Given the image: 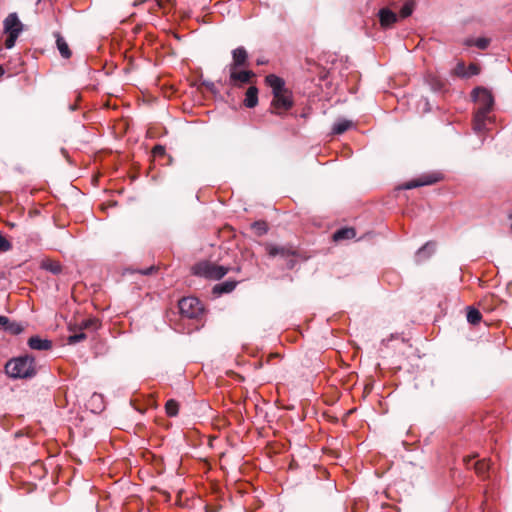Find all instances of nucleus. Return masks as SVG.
<instances>
[{
  "instance_id": "34",
  "label": "nucleus",
  "mask_w": 512,
  "mask_h": 512,
  "mask_svg": "<svg viewBox=\"0 0 512 512\" xmlns=\"http://www.w3.org/2000/svg\"><path fill=\"white\" fill-rule=\"evenodd\" d=\"M5 323H7V317L0 315V324H5Z\"/></svg>"
},
{
  "instance_id": "30",
  "label": "nucleus",
  "mask_w": 512,
  "mask_h": 512,
  "mask_svg": "<svg viewBox=\"0 0 512 512\" xmlns=\"http://www.w3.org/2000/svg\"><path fill=\"white\" fill-rule=\"evenodd\" d=\"M466 67L463 62H459L455 68V74L460 77H466Z\"/></svg>"
},
{
  "instance_id": "3",
  "label": "nucleus",
  "mask_w": 512,
  "mask_h": 512,
  "mask_svg": "<svg viewBox=\"0 0 512 512\" xmlns=\"http://www.w3.org/2000/svg\"><path fill=\"white\" fill-rule=\"evenodd\" d=\"M5 372L14 379L32 378L37 373L35 359L30 355L10 359L5 365Z\"/></svg>"
},
{
  "instance_id": "2",
  "label": "nucleus",
  "mask_w": 512,
  "mask_h": 512,
  "mask_svg": "<svg viewBox=\"0 0 512 512\" xmlns=\"http://www.w3.org/2000/svg\"><path fill=\"white\" fill-rule=\"evenodd\" d=\"M265 82L271 87L273 94L271 113L282 115L290 110L294 105V101L292 92L285 87L284 80L274 74H270L266 76Z\"/></svg>"
},
{
  "instance_id": "32",
  "label": "nucleus",
  "mask_w": 512,
  "mask_h": 512,
  "mask_svg": "<svg viewBox=\"0 0 512 512\" xmlns=\"http://www.w3.org/2000/svg\"><path fill=\"white\" fill-rule=\"evenodd\" d=\"M154 154H163L165 152V149L163 146L157 145L153 149Z\"/></svg>"
},
{
  "instance_id": "9",
  "label": "nucleus",
  "mask_w": 512,
  "mask_h": 512,
  "mask_svg": "<svg viewBox=\"0 0 512 512\" xmlns=\"http://www.w3.org/2000/svg\"><path fill=\"white\" fill-rule=\"evenodd\" d=\"M248 53L242 46L237 47L232 51V62L227 66L229 68H241L247 65Z\"/></svg>"
},
{
  "instance_id": "25",
  "label": "nucleus",
  "mask_w": 512,
  "mask_h": 512,
  "mask_svg": "<svg viewBox=\"0 0 512 512\" xmlns=\"http://www.w3.org/2000/svg\"><path fill=\"white\" fill-rule=\"evenodd\" d=\"M18 36H19V34H18L17 30L8 33V37L5 40V47L7 49L13 48L15 46Z\"/></svg>"
},
{
  "instance_id": "28",
  "label": "nucleus",
  "mask_w": 512,
  "mask_h": 512,
  "mask_svg": "<svg viewBox=\"0 0 512 512\" xmlns=\"http://www.w3.org/2000/svg\"><path fill=\"white\" fill-rule=\"evenodd\" d=\"M12 248L11 243L0 234V251L6 252Z\"/></svg>"
},
{
  "instance_id": "10",
  "label": "nucleus",
  "mask_w": 512,
  "mask_h": 512,
  "mask_svg": "<svg viewBox=\"0 0 512 512\" xmlns=\"http://www.w3.org/2000/svg\"><path fill=\"white\" fill-rule=\"evenodd\" d=\"M380 24L384 28L391 27L397 21V15L388 8H382L379 10Z\"/></svg>"
},
{
  "instance_id": "12",
  "label": "nucleus",
  "mask_w": 512,
  "mask_h": 512,
  "mask_svg": "<svg viewBox=\"0 0 512 512\" xmlns=\"http://www.w3.org/2000/svg\"><path fill=\"white\" fill-rule=\"evenodd\" d=\"M4 29L7 33L13 32L15 30L18 31V34L21 33L22 24L16 13L9 14L8 17L4 20Z\"/></svg>"
},
{
  "instance_id": "1",
  "label": "nucleus",
  "mask_w": 512,
  "mask_h": 512,
  "mask_svg": "<svg viewBox=\"0 0 512 512\" xmlns=\"http://www.w3.org/2000/svg\"><path fill=\"white\" fill-rule=\"evenodd\" d=\"M472 98L477 105L473 117V129L476 133H482L488 129V124L492 121L489 114L494 106V97L488 89L477 87L472 91Z\"/></svg>"
},
{
  "instance_id": "20",
  "label": "nucleus",
  "mask_w": 512,
  "mask_h": 512,
  "mask_svg": "<svg viewBox=\"0 0 512 512\" xmlns=\"http://www.w3.org/2000/svg\"><path fill=\"white\" fill-rule=\"evenodd\" d=\"M481 313L479 312V310L473 308V307H468L467 308V321L472 324V325H476L478 324L480 321H481Z\"/></svg>"
},
{
  "instance_id": "29",
  "label": "nucleus",
  "mask_w": 512,
  "mask_h": 512,
  "mask_svg": "<svg viewBox=\"0 0 512 512\" xmlns=\"http://www.w3.org/2000/svg\"><path fill=\"white\" fill-rule=\"evenodd\" d=\"M479 72L480 68L476 64L471 63L467 68L466 77L477 75Z\"/></svg>"
},
{
  "instance_id": "37",
  "label": "nucleus",
  "mask_w": 512,
  "mask_h": 512,
  "mask_svg": "<svg viewBox=\"0 0 512 512\" xmlns=\"http://www.w3.org/2000/svg\"><path fill=\"white\" fill-rule=\"evenodd\" d=\"M293 265H294V261H293V260H289L288 266H289L290 268H292V267H293Z\"/></svg>"
},
{
  "instance_id": "21",
  "label": "nucleus",
  "mask_w": 512,
  "mask_h": 512,
  "mask_svg": "<svg viewBox=\"0 0 512 512\" xmlns=\"http://www.w3.org/2000/svg\"><path fill=\"white\" fill-rule=\"evenodd\" d=\"M490 44V40L488 38L480 37L476 40L469 39L466 41V45H474L481 50H485Z\"/></svg>"
},
{
  "instance_id": "19",
  "label": "nucleus",
  "mask_w": 512,
  "mask_h": 512,
  "mask_svg": "<svg viewBox=\"0 0 512 512\" xmlns=\"http://www.w3.org/2000/svg\"><path fill=\"white\" fill-rule=\"evenodd\" d=\"M352 125V122L346 119H340L334 123L332 132L334 134H342L347 131Z\"/></svg>"
},
{
  "instance_id": "13",
  "label": "nucleus",
  "mask_w": 512,
  "mask_h": 512,
  "mask_svg": "<svg viewBox=\"0 0 512 512\" xmlns=\"http://www.w3.org/2000/svg\"><path fill=\"white\" fill-rule=\"evenodd\" d=\"M258 104V89L255 86H250L245 94L244 105L247 108H254Z\"/></svg>"
},
{
  "instance_id": "7",
  "label": "nucleus",
  "mask_w": 512,
  "mask_h": 512,
  "mask_svg": "<svg viewBox=\"0 0 512 512\" xmlns=\"http://www.w3.org/2000/svg\"><path fill=\"white\" fill-rule=\"evenodd\" d=\"M441 179L439 173H431L420 176L417 179L411 180L403 185V189H413L421 186L432 185Z\"/></svg>"
},
{
  "instance_id": "16",
  "label": "nucleus",
  "mask_w": 512,
  "mask_h": 512,
  "mask_svg": "<svg viewBox=\"0 0 512 512\" xmlns=\"http://www.w3.org/2000/svg\"><path fill=\"white\" fill-rule=\"evenodd\" d=\"M0 329L9 332L12 335H18L23 332V326L18 322H11L7 317V323L0 324Z\"/></svg>"
},
{
  "instance_id": "5",
  "label": "nucleus",
  "mask_w": 512,
  "mask_h": 512,
  "mask_svg": "<svg viewBox=\"0 0 512 512\" xmlns=\"http://www.w3.org/2000/svg\"><path fill=\"white\" fill-rule=\"evenodd\" d=\"M178 306L181 315L187 318H198L203 313V306L196 297H184Z\"/></svg>"
},
{
  "instance_id": "6",
  "label": "nucleus",
  "mask_w": 512,
  "mask_h": 512,
  "mask_svg": "<svg viewBox=\"0 0 512 512\" xmlns=\"http://www.w3.org/2000/svg\"><path fill=\"white\" fill-rule=\"evenodd\" d=\"M228 85L232 87L241 86L242 84L249 83L255 76L251 70H239V68H229Z\"/></svg>"
},
{
  "instance_id": "38",
  "label": "nucleus",
  "mask_w": 512,
  "mask_h": 512,
  "mask_svg": "<svg viewBox=\"0 0 512 512\" xmlns=\"http://www.w3.org/2000/svg\"><path fill=\"white\" fill-rule=\"evenodd\" d=\"M257 64H258V65H262V64H264V61H262V60H257Z\"/></svg>"
},
{
  "instance_id": "15",
  "label": "nucleus",
  "mask_w": 512,
  "mask_h": 512,
  "mask_svg": "<svg viewBox=\"0 0 512 512\" xmlns=\"http://www.w3.org/2000/svg\"><path fill=\"white\" fill-rule=\"evenodd\" d=\"M356 236V231L353 228H342L333 234L334 241L348 240Z\"/></svg>"
},
{
  "instance_id": "31",
  "label": "nucleus",
  "mask_w": 512,
  "mask_h": 512,
  "mask_svg": "<svg viewBox=\"0 0 512 512\" xmlns=\"http://www.w3.org/2000/svg\"><path fill=\"white\" fill-rule=\"evenodd\" d=\"M154 269H155V267L151 266V267L146 268L144 270H139L138 272L143 274V275H150L154 271Z\"/></svg>"
},
{
  "instance_id": "26",
  "label": "nucleus",
  "mask_w": 512,
  "mask_h": 512,
  "mask_svg": "<svg viewBox=\"0 0 512 512\" xmlns=\"http://www.w3.org/2000/svg\"><path fill=\"white\" fill-rule=\"evenodd\" d=\"M413 6H414L413 3H411V2L405 3L400 10V16L402 18H406V17L410 16L413 12Z\"/></svg>"
},
{
  "instance_id": "36",
  "label": "nucleus",
  "mask_w": 512,
  "mask_h": 512,
  "mask_svg": "<svg viewBox=\"0 0 512 512\" xmlns=\"http://www.w3.org/2000/svg\"><path fill=\"white\" fill-rule=\"evenodd\" d=\"M427 246H428V244L426 246H424L423 248L419 249L418 255H420L426 249Z\"/></svg>"
},
{
  "instance_id": "24",
  "label": "nucleus",
  "mask_w": 512,
  "mask_h": 512,
  "mask_svg": "<svg viewBox=\"0 0 512 512\" xmlns=\"http://www.w3.org/2000/svg\"><path fill=\"white\" fill-rule=\"evenodd\" d=\"M252 229H254L257 235L261 236L267 233L268 227L264 221H256L252 224Z\"/></svg>"
},
{
  "instance_id": "18",
  "label": "nucleus",
  "mask_w": 512,
  "mask_h": 512,
  "mask_svg": "<svg viewBox=\"0 0 512 512\" xmlns=\"http://www.w3.org/2000/svg\"><path fill=\"white\" fill-rule=\"evenodd\" d=\"M236 285L237 282L235 281H225L223 283L215 285L213 288V292L215 294L229 293L235 289Z\"/></svg>"
},
{
  "instance_id": "27",
  "label": "nucleus",
  "mask_w": 512,
  "mask_h": 512,
  "mask_svg": "<svg viewBox=\"0 0 512 512\" xmlns=\"http://www.w3.org/2000/svg\"><path fill=\"white\" fill-rule=\"evenodd\" d=\"M86 338L85 333H77L68 337L69 344H76Z\"/></svg>"
},
{
  "instance_id": "8",
  "label": "nucleus",
  "mask_w": 512,
  "mask_h": 512,
  "mask_svg": "<svg viewBox=\"0 0 512 512\" xmlns=\"http://www.w3.org/2000/svg\"><path fill=\"white\" fill-rule=\"evenodd\" d=\"M265 250L270 257L280 256L283 259H289L295 255V251L288 246H278L274 244H266Z\"/></svg>"
},
{
  "instance_id": "17",
  "label": "nucleus",
  "mask_w": 512,
  "mask_h": 512,
  "mask_svg": "<svg viewBox=\"0 0 512 512\" xmlns=\"http://www.w3.org/2000/svg\"><path fill=\"white\" fill-rule=\"evenodd\" d=\"M41 268L42 269H45L49 272H51L52 274H59L61 272V265L59 262L57 261H54V260H51V259H44L42 260L41 262Z\"/></svg>"
},
{
  "instance_id": "33",
  "label": "nucleus",
  "mask_w": 512,
  "mask_h": 512,
  "mask_svg": "<svg viewBox=\"0 0 512 512\" xmlns=\"http://www.w3.org/2000/svg\"><path fill=\"white\" fill-rule=\"evenodd\" d=\"M95 323H96V321H95V320H87V321H84V322H83V326H84L85 328H88L89 326L94 325Z\"/></svg>"
},
{
  "instance_id": "4",
  "label": "nucleus",
  "mask_w": 512,
  "mask_h": 512,
  "mask_svg": "<svg viewBox=\"0 0 512 512\" xmlns=\"http://www.w3.org/2000/svg\"><path fill=\"white\" fill-rule=\"evenodd\" d=\"M229 271L228 267L217 265L210 261H201L192 267L194 275L210 280H219Z\"/></svg>"
},
{
  "instance_id": "11",
  "label": "nucleus",
  "mask_w": 512,
  "mask_h": 512,
  "mask_svg": "<svg viewBox=\"0 0 512 512\" xmlns=\"http://www.w3.org/2000/svg\"><path fill=\"white\" fill-rule=\"evenodd\" d=\"M28 346L33 350L45 351L52 347V342L39 336H32L28 340Z\"/></svg>"
},
{
  "instance_id": "14",
  "label": "nucleus",
  "mask_w": 512,
  "mask_h": 512,
  "mask_svg": "<svg viewBox=\"0 0 512 512\" xmlns=\"http://www.w3.org/2000/svg\"><path fill=\"white\" fill-rule=\"evenodd\" d=\"M55 36H56V45H57V48H58L61 56L65 59L70 58L71 51H70L69 46H68L67 42L65 41V39L59 33H56Z\"/></svg>"
},
{
  "instance_id": "35",
  "label": "nucleus",
  "mask_w": 512,
  "mask_h": 512,
  "mask_svg": "<svg viewBox=\"0 0 512 512\" xmlns=\"http://www.w3.org/2000/svg\"><path fill=\"white\" fill-rule=\"evenodd\" d=\"M5 74V69L2 65H0V77Z\"/></svg>"
},
{
  "instance_id": "23",
  "label": "nucleus",
  "mask_w": 512,
  "mask_h": 512,
  "mask_svg": "<svg viewBox=\"0 0 512 512\" xmlns=\"http://www.w3.org/2000/svg\"><path fill=\"white\" fill-rule=\"evenodd\" d=\"M475 471L478 475L483 476L489 469V463L486 460L473 463Z\"/></svg>"
},
{
  "instance_id": "22",
  "label": "nucleus",
  "mask_w": 512,
  "mask_h": 512,
  "mask_svg": "<svg viewBox=\"0 0 512 512\" xmlns=\"http://www.w3.org/2000/svg\"><path fill=\"white\" fill-rule=\"evenodd\" d=\"M179 404L177 401L170 399L166 402L165 410L168 416L174 417L178 414Z\"/></svg>"
}]
</instances>
